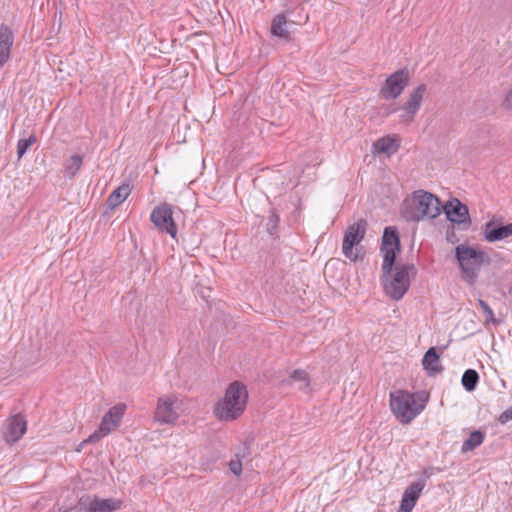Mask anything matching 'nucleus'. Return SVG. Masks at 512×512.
<instances>
[{"label": "nucleus", "mask_w": 512, "mask_h": 512, "mask_svg": "<svg viewBox=\"0 0 512 512\" xmlns=\"http://www.w3.org/2000/svg\"><path fill=\"white\" fill-rule=\"evenodd\" d=\"M399 250V238L395 229L387 227L382 237L381 252L383 254L382 285L384 292L393 300H400L410 287V278L417 270L412 264L397 265L393 269L396 251Z\"/></svg>", "instance_id": "1"}, {"label": "nucleus", "mask_w": 512, "mask_h": 512, "mask_svg": "<svg viewBox=\"0 0 512 512\" xmlns=\"http://www.w3.org/2000/svg\"><path fill=\"white\" fill-rule=\"evenodd\" d=\"M248 397L246 385L240 381H234L228 385L223 397L215 403L213 413L220 421H235L243 415Z\"/></svg>", "instance_id": "2"}, {"label": "nucleus", "mask_w": 512, "mask_h": 512, "mask_svg": "<svg viewBox=\"0 0 512 512\" xmlns=\"http://www.w3.org/2000/svg\"><path fill=\"white\" fill-rule=\"evenodd\" d=\"M441 213V203L433 194L417 190L404 201L402 216L411 222L436 218Z\"/></svg>", "instance_id": "3"}, {"label": "nucleus", "mask_w": 512, "mask_h": 512, "mask_svg": "<svg viewBox=\"0 0 512 512\" xmlns=\"http://www.w3.org/2000/svg\"><path fill=\"white\" fill-rule=\"evenodd\" d=\"M427 400L422 393L397 390L390 393V409L401 424L407 425L425 409Z\"/></svg>", "instance_id": "4"}, {"label": "nucleus", "mask_w": 512, "mask_h": 512, "mask_svg": "<svg viewBox=\"0 0 512 512\" xmlns=\"http://www.w3.org/2000/svg\"><path fill=\"white\" fill-rule=\"evenodd\" d=\"M455 257L461 271V279L469 285L475 284L483 264L488 262L487 254L461 244L455 248Z\"/></svg>", "instance_id": "5"}, {"label": "nucleus", "mask_w": 512, "mask_h": 512, "mask_svg": "<svg viewBox=\"0 0 512 512\" xmlns=\"http://www.w3.org/2000/svg\"><path fill=\"white\" fill-rule=\"evenodd\" d=\"M185 400L179 395H165L157 400L154 420L161 424L173 425L185 411Z\"/></svg>", "instance_id": "6"}, {"label": "nucleus", "mask_w": 512, "mask_h": 512, "mask_svg": "<svg viewBox=\"0 0 512 512\" xmlns=\"http://www.w3.org/2000/svg\"><path fill=\"white\" fill-rule=\"evenodd\" d=\"M127 406L124 403H118L111 407L102 417L101 423L98 429L85 439L80 447L86 443L97 442L101 438L109 435L111 432L118 429L120 426L123 416L126 412Z\"/></svg>", "instance_id": "7"}, {"label": "nucleus", "mask_w": 512, "mask_h": 512, "mask_svg": "<svg viewBox=\"0 0 512 512\" xmlns=\"http://www.w3.org/2000/svg\"><path fill=\"white\" fill-rule=\"evenodd\" d=\"M366 233V221L359 220L348 226L342 244V252L351 261L359 259L357 246L361 243Z\"/></svg>", "instance_id": "8"}, {"label": "nucleus", "mask_w": 512, "mask_h": 512, "mask_svg": "<svg viewBox=\"0 0 512 512\" xmlns=\"http://www.w3.org/2000/svg\"><path fill=\"white\" fill-rule=\"evenodd\" d=\"M150 220L161 232L168 233L172 238L177 236V226L173 219L172 206L167 203L156 206L150 215Z\"/></svg>", "instance_id": "9"}, {"label": "nucleus", "mask_w": 512, "mask_h": 512, "mask_svg": "<svg viewBox=\"0 0 512 512\" xmlns=\"http://www.w3.org/2000/svg\"><path fill=\"white\" fill-rule=\"evenodd\" d=\"M122 501L118 499H100L86 495L79 499L78 508L85 512H113L120 509Z\"/></svg>", "instance_id": "10"}, {"label": "nucleus", "mask_w": 512, "mask_h": 512, "mask_svg": "<svg viewBox=\"0 0 512 512\" xmlns=\"http://www.w3.org/2000/svg\"><path fill=\"white\" fill-rule=\"evenodd\" d=\"M408 83V70H398L386 79L384 86L380 90V94L384 99H396L401 95Z\"/></svg>", "instance_id": "11"}, {"label": "nucleus", "mask_w": 512, "mask_h": 512, "mask_svg": "<svg viewBox=\"0 0 512 512\" xmlns=\"http://www.w3.org/2000/svg\"><path fill=\"white\" fill-rule=\"evenodd\" d=\"M426 92L427 86L423 83L419 84L410 92L408 100L403 106L402 113L400 114L402 122L409 124L414 120L415 115L421 107Z\"/></svg>", "instance_id": "12"}, {"label": "nucleus", "mask_w": 512, "mask_h": 512, "mask_svg": "<svg viewBox=\"0 0 512 512\" xmlns=\"http://www.w3.org/2000/svg\"><path fill=\"white\" fill-rule=\"evenodd\" d=\"M425 487V480H419L412 483L405 489L398 512H411L416 505L423 489Z\"/></svg>", "instance_id": "13"}, {"label": "nucleus", "mask_w": 512, "mask_h": 512, "mask_svg": "<svg viewBox=\"0 0 512 512\" xmlns=\"http://www.w3.org/2000/svg\"><path fill=\"white\" fill-rule=\"evenodd\" d=\"M27 424L24 418L20 415L10 417L6 421L4 438L8 443L18 441L26 432Z\"/></svg>", "instance_id": "14"}, {"label": "nucleus", "mask_w": 512, "mask_h": 512, "mask_svg": "<svg viewBox=\"0 0 512 512\" xmlns=\"http://www.w3.org/2000/svg\"><path fill=\"white\" fill-rule=\"evenodd\" d=\"M14 34L6 24H0V69L10 60Z\"/></svg>", "instance_id": "15"}, {"label": "nucleus", "mask_w": 512, "mask_h": 512, "mask_svg": "<svg viewBox=\"0 0 512 512\" xmlns=\"http://www.w3.org/2000/svg\"><path fill=\"white\" fill-rule=\"evenodd\" d=\"M483 234L485 239L490 243L506 239L512 235V223L505 226L494 227L492 222H488L485 225Z\"/></svg>", "instance_id": "16"}, {"label": "nucleus", "mask_w": 512, "mask_h": 512, "mask_svg": "<svg viewBox=\"0 0 512 512\" xmlns=\"http://www.w3.org/2000/svg\"><path fill=\"white\" fill-rule=\"evenodd\" d=\"M447 218L454 223H465L469 217L468 209L465 205L461 204L458 200L455 203H450L445 207Z\"/></svg>", "instance_id": "17"}, {"label": "nucleus", "mask_w": 512, "mask_h": 512, "mask_svg": "<svg viewBox=\"0 0 512 512\" xmlns=\"http://www.w3.org/2000/svg\"><path fill=\"white\" fill-rule=\"evenodd\" d=\"M422 364L430 376H434L440 373L443 369L440 363L439 355L436 353V350L433 347L428 349V351L425 353Z\"/></svg>", "instance_id": "18"}, {"label": "nucleus", "mask_w": 512, "mask_h": 512, "mask_svg": "<svg viewBox=\"0 0 512 512\" xmlns=\"http://www.w3.org/2000/svg\"><path fill=\"white\" fill-rule=\"evenodd\" d=\"M373 147L378 153L391 155L397 152V150L399 149V142L395 137L385 136L378 139L374 143Z\"/></svg>", "instance_id": "19"}, {"label": "nucleus", "mask_w": 512, "mask_h": 512, "mask_svg": "<svg viewBox=\"0 0 512 512\" xmlns=\"http://www.w3.org/2000/svg\"><path fill=\"white\" fill-rule=\"evenodd\" d=\"M131 188L128 183H123L117 187L108 197L107 204L111 209L119 206L130 195Z\"/></svg>", "instance_id": "20"}, {"label": "nucleus", "mask_w": 512, "mask_h": 512, "mask_svg": "<svg viewBox=\"0 0 512 512\" xmlns=\"http://www.w3.org/2000/svg\"><path fill=\"white\" fill-rule=\"evenodd\" d=\"M272 35L280 38H288L287 20L285 15L278 14L274 17L271 25Z\"/></svg>", "instance_id": "21"}, {"label": "nucleus", "mask_w": 512, "mask_h": 512, "mask_svg": "<svg viewBox=\"0 0 512 512\" xmlns=\"http://www.w3.org/2000/svg\"><path fill=\"white\" fill-rule=\"evenodd\" d=\"M484 437L485 436L481 431H478V430L473 431L470 434L469 438L466 441H464V443L461 447V452L466 453V452L474 450L475 448H477L478 446H480L483 443Z\"/></svg>", "instance_id": "22"}, {"label": "nucleus", "mask_w": 512, "mask_h": 512, "mask_svg": "<svg viewBox=\"0 0 512 512\" xmlns=\"http://www.w3.org/2000/svg\"><path fill=\"white\" fill-rule=\"evenodd\" d=\"M82 166V157L79 155L71 156L65 164V176L72 178L80 170Z\"/></svg>", "instance_id": "23"}, {"label": "nucleus", "mask_w": 512, "mask_h": 512, "mask_svg": "<svg viewBox=\"0 0 512 512\" xmlns=\"http://www.w3.org/2000/svg\"><path fill=\"white\" fill-rule=\"evenodd\" d=\"M299 383V389H306L309 386V377L306 371L297 369L294 370L288 380V384Z\"/></svg>", "instance_id": "24"}, {"label": "nucleus", "mask_w": 512, "mask_h": 512, "mask_svg": "<svg viewBox=\"0 0 512 512\" xmlns=\"http://www.w3.org/2000/svg\"><path fill=\"white\" fill-rule=\"evenodd\" d=\"M478 380H479L478 373L473 369H468L462 375L461 381H462L463 387L467 391L471 392L476 388Z\"/></svg>", "instance_id": "25"}, {"label": "nucleus", "mask_w": 512, "mask_h": 512, "mask_svg": "<svg viewBox=\"0 0 512 512\" xmlns=\"http://www.w3.org/2000/svg\"><path fill=\"white\" fill-rule=\"evenodd\" d=\"M36 142V137L31 135L26 139H20L17 144L18 158H21L26 151Z\"/></svg>", "instance_id": "26"}, {"label": "nucleus", "mask_w": 512, "mask_h": 512, "mask_svg": "<svg viewBox=\"0 0 512 512\" xmlns=\"http://www.w3.org/2000/svg\"><path fill=\"white\" fill-rule=\"evenodd\" d=\"M218 456L211 454L205 455L200 460V467L204 471H211L213 469L214 464L217 462Z\"/></svg>", "instance_id": "27"}, {"label": "nucleus", "mask_w": 512, "mask_h": 512, "mask_svg": "<svg viewBox=\"0 0 512 512\" xmlns=\"http://www.w3.org/2000/svg\"><path fill=\"white\" fill-rule=\"evenodd\" d=\"M478 304L486 316V322L487 323H490V322L496 323L497 321L494 318V313H493L492 309L489 307V305L484 300H481V299L478 301Z\"/></svg>", "instance_id": "28"}, {"label": "nucleus", "mask_w": 512, "mask_h": 512, "mask_svg": "<svg viewBox=\"0 0 512 512\" xmlns=\"http://www.w3.org/2000/svg\"><path fill=\"white\" fill-rule=\"evenodd\" d=\"M229 468H230L231 472L234 475L240 476L241 473H242V463H241V460L238 457H237V459H232L229 462Z\"/></svg>", "instance_id": "29"}, {"label": "nucleus", "mask_w": 512, "mask_h": 512, "mask_svg": "<svg viewBox=\"0 0 512 512\" xmlns=\"http://www.w3.org/2000/svg\"><path fill=\"white\" fill-rule=\"evenodd\" d=\"M499 422L502 424L507 423L508 421L512 420V406L502 412L499 416Z\"/></svg>", "instance_id": "30"}, {"label": "nucleus", "mask_w": 512, "mask_h": 512, "mask_svg": "<svg viewBox=\"0 0 512 512\" xmlns=\"http://www.w3.org/2000/svg\"><path fill=\"white\" fill-rule=\"evenodd\" d=\"M502 105L505 109L512 110V89L505 94Z\"/></svg>", "instance_id": "31"}]
</instances>
